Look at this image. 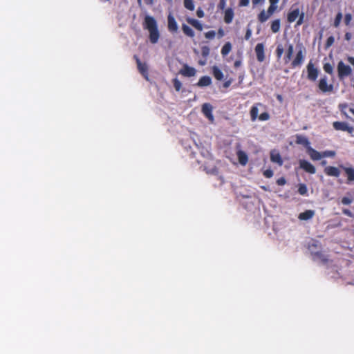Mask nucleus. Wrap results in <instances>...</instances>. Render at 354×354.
<instances>
[{"mask_svg":"<svg viewBox=\"0 0 354 354\" xmlns=\"http://www.w3.org/2000/svg\"><path fill=\"white\" fill-rule=\"evenodd\" d=\"M297 53L295 58L292 60V55L294 52V46L292 44H287L286 50L283 57V60L285 64H289L290 62V66L292 68H295L298 66H301L304 63L306 55V48L302 44H299L296 46Z\"/></svg>","mask_w":354,"mask_h":354,"instance_id":"nucleus-1","label":"nucleus"},{"mask_svg":"<svg viewBox=\"0 0 354 354\" xmlns=\"http://www.w3.org/2000/svg\"><path fill=\"white\" fill-rule=\"evenodd\" d=\"M143 28L149 32L150 42L156 44L160 37L156 20L153 17L147 15L144 19Z\"/></svg>","mask_w":354,"mask_h":354,"instance_id":"nucleus-2","label":"nucleus"},{"mask_svg":"<svg viewBox=\"0 0 354 354\" xmlns=\"http://www.w3.org/2000/svg\"><path fill=\"white\" fill-rule=\"evenodd\" d=\"M263 106L261 102L255 103L250 109V120L254 122L258 118L260 121H267L270 118V115L268 112H263L259 115V107Z\"/></svg>","mask_w":354,"mask_h":354,"instance_id":"nucleus-3","label":"nucleus"},{"mask_svg":"<svg viewBox=\"0 0 354 354\" xmlns=\"http://www.w3.org/2000/svg\"><path fill=\"white\" fill-rule=\"evenodd\" d=\"M319 91L323 94H330L334 92V84L328 82L326 75H323L319 80L317 84Z\"/></svg>","mask_w":354,"mask_h":354,"instance_id":"nucleus-4","label":"nucleus"},{"mask_svg":"<svg viewBox=\"0 0 354 354\" xmlns=\"http://www.w3.org/2000/svg\"><path fill=\"white\" fill-rule=\"evenodd\" d=\"M305 17L304 12H300L299 8H295L293 10H290L287 15V21L288 23L294 22L297 18L296 26H299L304 23V19Z\"/></svg>","mask_w":354,"mask_h":354,"instance_id":"nucleus-5","label":"nucleus"},{"mask_svg":"<svg viewBox=\"0 0 354 354\" xmlns=\"http://www.w3.org/2000/svg\"><path fill=\"white\" fill-rule=\"evenodd\" d=\"M337 75L340 80H344L353 73V69L348 65L345 64L342 61H339L337 64Z\"/></svg>","mask_w":354,"mask_h":354,"instance_id":"nucleus-6","label":"nucleus"},{"mask_svg":"<svg viewBox=\"0 0 354 354\" xmlns=\"http://www.w3.org/2000/svg\"><path fill=\"white\" fill-rule=\"evenodd\" d=\"M306 70L308 80L310 82H315L319 73V69L310 61L306 66Z\"/></svg>","mask_w":354,"mask_h":354,"instance_id":"nucleus-7","label":"nucleus"},{"mask_svg":"<svg viewBox=\"0 0 354 354\" xmlns=\"http://www.w3.org/2000/svg\"><path fill=\"white\" fill-rule=\"evenodd\" d=\"M133 58L134 59L136 60V64H137V67H138V69L139 71V72L140 73V74L147 80H148L149 78H148V76H149V73H148V66L147 65L146 63H142L140 58L138 57V55H135L133 56Z\"/></svg>","mask_w":354,"mask_h":354,"instance_id":"nucleus-8","label":"nucleus"},{"mask_svg":"<svg viewBox=\"0 0 354 354\" xmlns=\"http://www.w3.org/2000/svg\"><path fill=\"white\" fill-rule=\"evenodd\" d=\"M167 28L171 33H176L178 30L177 22L174 15L169 12L167 16Z\"/></svg>","mask_w":354,"mask_h":354,"instance_id":"nucleus-9","label":"nucleus"},{"mask_svg":"<svg viewBox=\"0 0 354 354\" xmlns=\"http://www.w3.org/2000/svg\"><path fill=\"white\" fill-rule=\"evenodd\" d=\"M257 59L259 62H263L265 60V46L263 43H259L254 48Z\"/></svg>","mask_w":354,"mask_h":354,"instance_id":"nucleus-10","label":"nucleus"},{"mask_svg":"<svg viewBox=\"0 0 354 354\" xmlns=\"http://www.w3.org/2000/svg\"><path fill=\"white\" fill-rule=\"evenodd\" d=\"M333 127L335 130L347 131L350 133H351L353 131V128L352 127H350L345 122L335 121L333 123Z\"/></svg>","mask_w":354,"mask_h":354,"instance_id":"nucleus-11","label":"nucleus"},{"mask_svg":"<svg viewBox=\"0 0 354 354\" xmlns=\"http://www.w3.org/2000/svg\"><path fill=\"white\" fill-rule=\"evenodd\" d=\"M299 167L310 174H314L316 169L314 165L306 160H300L299 162Z\"/></svg>","mask_w":354,"mask_h":354,"instance_id":"nucleus-12","label":"nucleus"},{"mask_svg":"<svg viewBox=\"0 0 354 354\" xmlns=\"http://www.w3.org/2000/svg\"><path fill=\"white\" fill-rule=\"evenodd\" d=\"M212 109L213 107L209 103H205L202 106V113L211 122L214 121Z\"/></svg>","mask_w":354,"mask_h":354,"instance_id":"nucleus-13","label":"nucleus"},{"mask_svg":"<svg viewBox=\"0 0 354 354\" xmlns=\"http://www.w3.org/2000/svg\"><path fill=\"white\" fill-rule=\"evenodd\" d=\"M180 73L185 77H193L196 74V70L194 67L185 64L180 71Z\"/></svg>","mask_w":354,"mask_h":354,"instance_id":"nucleus-14","label":"nucleus"},{"mask_svg":"<svg viewBox=\"0 0 354 354\" xmlns=\"http://www.w3.org/2000/svg\"><path fill=\"white\" fill-rule=\"evenodd\" d=\"M204 167L207 174L212 175L218 174V169L215 166L214 162L213 160H209L205 162Z\"/></svg>","mask_w":354,"mask_h":354,"instance_id":"nucleus-15","label":"nucleus"},{"mask_svg":"<svg viewBox=\"0 0 354 354\" xmlns=\"http://www.w3.org/2000/svg\"><path fill=\"white\" fill-rule=\"evenodd\" d=\"M295 138L296 144L303 145L306 149V150L308 149V147H311L308 139L306 136L297 134L295 136Z\"/></svg>","mask_w":354,"mask_h":354,"instance_id":"nucleus-16","label":"nucleus"},{"mask_svg":"<svg viewBox=\"0 0 354 354\" xmlns=\"http://www.w3.org/2000/svg\"><path fill=\"white\" fill-rule=\"evenodd\" d=\"M324 171L328 176L339 177L340 175L339 169L333 166L326 167Z\"/></svg>","mask_w":354,"mask_h":354,"instance_id":"nucleus-17","label":"nucleus"},{"mask_svg":"<svg viewBox=\"0 0 354 354\" xmlns=\"http://www.w3.org/2000/svg\"><path fill=\"white\" fill-rule=\"evenodd\" d=\"M321 248V244L317 240L312 239L308 243V249L310 251L311 255L316 252Z\"/></svg>","mask_w":354,"mask_h":354,"instance_id":"nucleus-18","label":"nucleus"},{"mask_svg":"<svg viewBox=\"0 0 354 354\" xmlns=\"http://www.w3.org/2000/svg\"><path fill=\"white\" fill-rule=\"evenodd\" d=\"M340 167L345 171L347 176V184H350L351 182L354 181V168L353 167H346L343 165H341Z\"/></svg>","mask_w":354,"mask_h":354,"instance_id":"nucleus-19","label":"nucleus"},{"mask_svg":"<svg viewBox=\"0 0 354 354\" xmlns=\"http://www.w3.org/2000/svg\"><path fill=\"white\" fill-rule=\"evenodd\" d=\"M212 84V78L209 76L205 75L201 77L198 82L195 84L196 86L203 88L208 86Z\"/></svg>","mask_w":354,"mask_h":354,"instance_id":"nucleus-20","label":"nucleus"},{"mask_svg":"<svg viewBox=\"0 0 354 354\" xmlns=\"http://www.w3.org/2000/svg\"><path fill=\"white\" fill-rule=\"evenodd\" d=\"M306 151L310 159L313 160H319L322 158V153L317 151L311 147H308V149Z\"/></svg>","mask_w":354,"mask_h":354,"instance_id":"nucleus-21","label":"nucleus"},{"mask_svg":"<svg viewBox=\"0 0 354 354\" xmlns=\"http://www.w3.org/2000/svg\"><path fill=\"white\" fill-rule=\"evenodd\" d=\"M270 160L272 162L277 163L280 166L282 165L283 162L280 153L276 150L271 151Z\"/></svg>","mask_w":354,"mask_h":354,"instance_id":"nucleus-22","label":"nucleus"},{"mask_svg":"<svg viewBox=\"0 0 354 354\" xmlns=\"http://www.w3.org/2000/svg\"><path fill=\"white\" fill-rule=\"evenodd\" d=\"M236 156H237L239 162L241 165L244 166L248 163V156L245 151L239 149L236 152Z\"/></svg>","mask_w":354,"mask_h":354,"instance_id":"nucleus-23","label":"nucleus"},{"mask_svg":"<svg viewBox=\"0 0 354 354\" xmlns=\"http://www.w3.org/2000/svg\"><path fill=\"white\" fill-rule=\"evenodd\" d=\"M315 215V211L308 209L299 214L298 218L301 221H307L312 218Z\"/></svg>","mask_w":354,"mask_h":354,"instance_id":"nucleus-24","label":"nucleus"},{"mask_svg":"<svg viewBox=\"0 0 354 354\" xmlns=\"http://www.w3.org/2000/svg\"><path fill=\"white\" fill-rule=\"evenodd\" d=\"M313 257V259L314 261L315 260H320L323 263H327L328 259L326 255H324L322 251L317 250L316 252H315L313 254L311 255Z\"/></svg>","mask_w":354,"mask_h":354,"instance_id":"nucleus-25","label":"nucleus"},{"mask_svg":"<svg viewBox=\"0 0 354 354\" xmlns=\"http://www.w3.org/2000/svg\"><path fill=\"white\" fill-rule=\"evenodd\" d=\"M234 17V12L232 9L228 8L225 11L224 21L226 24L232 22Z\"/></svg>","mask_w":354,"mask_h":354,"instance_id":"nucleus-26","label":"nucleus"},{"mask_svg":"<svg viewBox=\"0 0 354 354\" xmlns=\"http://www.w3.org/2000/svg\"><path fill=\"white\" fill-rule=\"evenodd\" d=\"M187 21L188 24L192 25L196 29H197L198 30H203V25L197 19H195L193 18H187Z\"/></svg>","mask_w":354,"mask_h":354,"instance_id":"nucleus-27","label":"nucleus"},{"mask_svg":"<svg viewBox=\"0 0 354 354\" xmlns=\"http://www.w3.org/2000/svg\"><path fill=\"white\" fill-rule=\"evenodd\" d=\"M281 27V21L279 19H277L272 21L270 28L273 33H277L279 31Z\"/></svg>","mask_w":354,"mask_h":354,"instance_id":"nucleus-28","label":"nucleus"},{"mask_svg":"<svg viewBox=\"0 0 354 354\" xmlns=\"http://www.w3.org/2000/svg\"><path fill=\"white\" fill-rule=\"evenodd\" d=\"M182 30L184 34L189 37H194L195 34L194 30L187 25L183 24L182 25Z\"/></svg>","mask_w":354,"mask_h":354,"instance_id":"nucleus-29","label":"nucleus"},{"mask_svg":"<svg viewBox=\"0 0 354 354\" xmlns=\"http://www.w3.org/2000/svg\"><path fill=\"white\" fill-rule=\"evenodd\" d=\"M283 52L284 48L283 45L281 44H278L275 50V54L277 59H279L282 57Z\"/></svg>","mask_w":354,"mask_h":354,"instance_id":"nucleus-30","label":"nucleus"},{"mask_svg":"<svg viewBox=\"0 0 354 354\" xmlns=\"http://www.w3.org/2000/svg\"><path fill=\"white\" fill-rule=\"evenodd\" d=\"M323 69L326 73H328L329 75L333 74V72H334L333 66L329 62H326V63L324 64Z\"/></svg>","mask_w":354,"mask_h":354,"instance_id":"nucleus-31","label":"nucleus"},{"mask_svg":"<svg viewBox=\"0 0 354 354\" xmlns=\"http://www.w3.org/2000/svg\"><path fill=\"white\" fill-rule=\"evenodd\" d=\"M270 16L267 14V12H266L264 10H262L259 15H258V20L261 22V23H263L265 21H266L268 18L270 17Z\"/></svg>","mask_w":354,"mask_h":354,"instance_id":"nucleus-32","label":"nucleus"},{"mask_svg":"<svg viewBox=\"0 0 354 354\" xmlns=\"http://www.w3.org/2000/svg\"><path fill=\"white\" fill-rule=\"evenodd\" d=\"M298 192L300 195L306 196L308 195V189L305 184L301 183L299 185Z\"/></svg>","mask_w":354,"mask_h":354,"instance_id":"nucleus-33","label":"nucleus"},{"mask_svg":"<svg viewBox=\"0 0 354 354\" xmlns=\"http://www.w3.org/2000/svg\"><path fill=\"white\" fill-rule=\"evenodd\" d=\"M232 49V45L230 42H226L223 46V56L227 55Z\"/></svg>","mask_w":354,"mask_h":354,"instance_id":"nucleus-34","label":"nucleus"},{"mask_svg":"<svg viewBox=\"0 0 354 354\" xmlns=\"http://www.w3.org/2000/svg\"><path fill=\"white\" fill-rule=\"evenodd\" d=\"M184 6L187 10L191 11L194 9V5L192 0H184Z\"/></svg>","mask_w":354,"mask_h":354,"instance_id":"nucleus-35","label":"nucleus"},{"mask_svg":"<svg viewBox=\"0 0 354 354\" xmlns=\"http://www.w3.org/2000/svg\"><path fill=\"white\" fill-rule=\"evenodd\" d=\"M173 84H174V87L176 91H180V89L182 88V83L180 82V81L179 80H178L177 78H174L173 80Z\"/></svg>","mask_w":354,"mask_h":354,"instance_id":"nucleus-36","label":"nucleus"},{"mask_svg":"<svg viewBox=\"0 0 354 354\" xmlns=\"http://www.w3.org/2000/svg\"><path fill=\"white\" fill-rule=\"evenodd\" d=\"M342 19V12H338L335 18L334 24H333V25L335 28H337L339 26Z\"/></svg>","mask_w":354,"mask_h":354,"instance_id":"nucleus-37","label":"nucleus"},{"mask_svg":"<svg viewBox=\"0 0 354 354\" xmlns=\"http://www.w3.org/2000/svg\"><path fill=\"white\" fill-rule=\"evenodd\" d=\"M210 49L207 46H203L201 47V55L203 57V58L206 59L207 57L209 54Z\"/></svg>","mask_w":354,"mask_h":354,"instance_id":"nucleus-38","label":"nucleus"},{"mask_svg":"<svg viewBox=\"0 0 354 354\" xmlns=\"http://www.w3.org/2000/svg\"><path fill=\"white\" fill-rule=\"evenodd\" d=\"M335 156V152L334 151L326 150L322 152V158L334 157Z\"/></svg>","mask_w":354,"mask_h":354,"instance_id":"nucleus-39","label":"nucleus"},{"mask_svg":"<svg viewBox=\"0 0 354 354\" xmlns=\"http://www.w3.org/2000/svg\"><path fill=\"white\" fill-rule=\"evenodd\" d=\"M214 75L216 80H221V71L219 68L214 67Z\"/></svg>","mask_w":354,"mask_h":354,"instance_id":"nucleus-40","label":"nucleus"},{"mask_svg":"<svg viewBox=\"0 0 354 354\" xmlns=\"http://www.w3.org/2000/svg\"><path fill=\"white\" fill-rule=\"evenodd\" d=\"M216 32L214 30H209L205 34V38L208 39H212L214 38Z\"/></svg>","mask_w":354,"mask_h":354,"instance_id":"nucleus-41","label":"nucleus"},{"mask_svg":"<svg viewBox=\"0 0 354 354\" xmlns=\"http://www.w3.org/2000/svg\"><path fill=\"white\" fill-rule=\"evenodd\" d=\"M277 8V7L276 5L270 4L269 8H268L267 14H268L270 16H271L274 13V12L276 10Z\"/></svg>","mask_w":354,"mask_h":354,"instance_id":"nucleus-42","label":"nucleus"},{"mask_svg":"<svg viewBox=\"0 0 354 354\" xmlns=\"http://www.w3.org/2000/svg\"><path fill=\"white\" fill-rule=\"evenodd\" d=\"M353 200L352 198H350L348 197H343L341 200V203L343 204V205H350L351 203H352Z\"/></svg>","mask_w":354,"mask_h":354,"instance_id":"nucleus-43","label":"nucleus"},{"mask_svg":"<svg viewBox=\"0 0 354 354\" xmlns=\"http://www.w3.org/2000/svg\"><path fill=\"white\" fill-rule=\"evenodd\" d=\"M335 41V39L333 36H330L328 37L326 42V48H328L331 46Z\"/></svg>","mask_w":354,"mask_h":354,"instance_id":"nucleus-44","label":"nucleus"},{"mask_svg":"<svg viewBox=\"0 0 354 354\" xmlns=\"http://www.w3.org/2000/svg\"><path fill=\"white\" fill-rule=\"evenodd\" d=\"M263 176L267 178H270L271 177H272L273 176V171L272 169H266L263 171Z\"/></svg>","mask_w":354,"mask_h":354,"instance_id":"nucleus-45","label":"nucleus"},{"mask_svg":"<svg viewBox=\"0 0 354 354\" xmlns=\"http://www.w3.org/2000/svg\"><path fill=\"white\" fill-rule=\"evenodd\" d=\"M351 19H352L351 14L347 13V14L345 15L344 22H345L346 25H347V26L349 25L350 23H351Z\"/></svg>","mask_w":354,"mask_h":354,"instance_id":"nucleus-46","label":"nucleus"},{"mask_svg":"<svg viewBox=\"0 0 354 354\" xmlns=\"http://www.w3.org/2000/svg\"><path fill=\"white\" fill-rule=\"evenodd\" d=\"M286 183V180L284 177H281L277 180V184L278 185L282 186Z\"/></svg>","mask_w":354,"mask_h":354,"instance_id":"nucleus-47","label":"nucleus"},{"mask_svg":"<svg viewBox=\"0 0 354 354\" xmlns=\"http://www.w3.org/2000/svg\"><path fill=\"white\" fill-rule=\"evenodd\" d=\"M342 213L344 214V215H346L349 217H352L353 216V214L352 212L348 209H342Z\"/></svg>","mask_w":354,"mask_h":354,"instance_id":"nucleus-48","label":"nucleus"},{"mask_svg":"<svg viewBox=\"0 0 354 354\" xmlns=\"http://www.w3.org/2000/svg\"><path fill=\"white\" fill-rule=\"evenodd\" d=\"M233 80L232 79H230L229 80H226L223 84V86L225 87V88H227L230 86V85L231 84V83L232 82Z\"/></svg>","mask_w":354,"mask_h":354,"instance_id":"nucleus-49","label":"nucleus"},{"mask_svg":"<svg viewBox=\"0 0 354 354\" xmlns=\"http://www.w3.org/2000/svg\"><path fill=\"white\" fill-rule=\"evenodd\" d=\"M252 35V31L250 29H248L245 35V39L246 40L249 39Z\"/></svg>","mask_w":354,"mask_h":354,"instance_id":"nucleus-50","label":"nucleus"},{"mask_svg":"<svg viewBox=\"0 0 354 354\" xmlns=\"http://www.w3.org/2000/svg\"><path fill=\"white\" fill-rule=\"evenodd\" d=\"M249 4V0H240L239 6H247Z\"/></svg>","mask_w":354,"mask_h":354,"instance_id":"nucleus-51","label":"nucleus"},{"mask_svg":"<svg viewBox=\"0 0 354 354\" xmlns=\"http://www.w3.org/2000/svg\"><path fill=\"white\" fill-rule=\"evenodd\" d=\"M196 15L198 17L201 18V17H203L204 16V12L201 8H199L196 11Z\"/></svg>","mask_w":354,"mask_h":354,"instance_id":"nucleus-52","label":"nucleus"},{"mask_svg":"<svg viewBox=\"0 0 354 354\" xmlns=\"http://www.w3.org/2000/svg\"><path fill=\"white\" fill-rule=\"evenodd\" d=\"M348 107V104L346 103H344V104H340L339 105V109H340V111L343 113V111L344 109L347 108Z\"/></svg>","mask_w":354,"mask_h":354,"instance_id":"nucleus-53","label":"nucleus"},{"mask_svg":"<svg viewBox=\"0 0 354 354\" xmlns=\"http://www.w3.org/2000/svg\"><path fill=\"white\" fill-rule=\"evenodd\" d=\"M351 37H352V35L351 32H346L345 35H344V37H345V39L347 40V41H349L351 40Z\"/></svg>","mask_w":354,"mask_h":354,"instance_id":"nucleus-54","label":"nucleus"},{"mask_svg":"<svg viewBox=\"0 0 354 354\" xmlns=\"http://www.w3.org/2000/svg\"><path fill=\"white\" fill-rule=\"evenodd\" d=\"M347 61L354 66V57H348Z\"/></svg>","mask_w":354,"mask_h":354,"instance_id":"nucleus-55","label":"nucleus"},{"mask_svg":"<svg viewBox=\"0 0 354 354\" xmlns=\"http://www.w3.org/2000/svg\"><path fill=\"white\" fill-rule=\"evenodd\" d=\"M241 60H236L234 63V66L235 68H238L241 66Z\"/></svg>","mask_w":354,"mask_h":354,"instance_id":"nucleus-56","label":"nucleus"},{"mask_svg":"<svg viewBox=\"0 0 354 354\" xmlns=\"http://www.w3.org/2000/svg\"><path fill=\"white\" fill-rule=\"evenodd\" d=\"M206 62H207V61H206V59H205V58H204V60L201 59V60H199V61H198V64H199V65H201V66H204V65H205V64H206Z\"/></svg>","mask_w":354,"mask_h":354,"instance_id":"nucleus-57","label":"nucleus"},{"mask_svg":"<svg viewBox=\"0 0 354 354\" xmlns=\"http://www.w3.org/2000/svg\"><path fill=\"white\" fill-rule=\"evenodd\" d=\"M145 3L147 5L151 6L153 4V0H145Z\"/></svg>","mask_w":354,"mask_h":354,"instance_id":"nucleus-58","label":"nucleus"},{"mask_svg":"<svg viewBox=\"0 0 354 354\" xmlns=\"http://www.w3.org/2000/svg\"><path fill=\"white\" fill-rule=\"evenodd\" d=\"M263 1L264 0H252V3L255 6L263 2Z\"/></svg>","mask_w":354,"mask_h":354,"instance_id":"nucleus-59","label":"nucleus"},{"mask_svg":"<svg viewBox=\"0 0 354 354\" xmlns=\"http://www.w3.org/2000/svg\"><path fill=\"white\" fill-rule=\"evenodd\" d=\"M269 1L270 4L276 5L278 3L279 0H269Z\"/></svg>","mask_w":354,"mask_h":354,"instance_id":"nucleus-60","label":"nucleus"},{"mask_svg":"<svg viewBox=\"0 0 354 354\" xmlns=\"http://www.w3.org/2000/svg\"><path fill=\"white\" fill-rule=\"evenodd\" d=\"M277 99L279 101H280V102H281V101H282V100H283L282 96H281V95H278L277 96Z\"/></svg>","mask_w":354,"mask_h":354,"instance_id":"nucleus-61","label":"nucleus"},{"mask_svg":"<svg viewBox=\"0 0 354 354\" xmlns=\"http://www.w3.org/2000/svg\"><path fill=\"white\" fill-rule=\"evenodd\" d=\"M217 8L218 9H221V0H220V1L218 2V3L217 5Z\"/></svg>","mask_w":354,"mask_h":354,"instance_id":"nucleus-62","label":"nucleus"},{"mask_svg":"<svg viewBox=\"0 0 354 354\" xmlns=\"http://www.w3.org/2000/svg\"><path fill=\"white\" fill-rule=\"evenodd\" d=\"M349 111L354 115V109L350 108Z\"/></svg>","mask_w":354,"mask_h":354,"instance_id":"nucleus-63","label":"nucleus"},{"mask_svg":"<svg viewBox=\"0 0 354 354\" xmlns=\"http://www.w3.org/2000/svg\"><path fill=\"white\" fill-rule=\"evenodd\" d=\"M137 1H138V4L140 6H141V5H142V0H137Z\"/></svg>","mask_w":354,"mask_h":354,"instance_id":"nucleus-64","label":"nucleus"}]
</instances>
